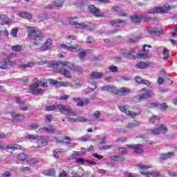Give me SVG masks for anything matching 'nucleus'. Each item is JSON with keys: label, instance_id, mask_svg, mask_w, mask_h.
Wrapping results in <instances>:
<instances>
[{"label": "nucleus", "instance_id": "nucleus-1", "mask_svg": "<svg viewBox=\"0 0 177 177\" xmlns=\"http://www.w3.org/2000/svg\"><path fill=\"white\" fill-rule=\"evenodd\" d=\"M136 50L135 48H131L130 50H127L125 48H122L120 50L119 53L120 55H122L124 57H126V59H130L132 60L136 59H151V55H149L147 53H137L136 55H135Z\"/></svg>", "mask_w": 177, "mask_h": 177}, {"label": "nucleus", "instance_id": "nucleus-2", "mask_svg": "<svg viewBox=\"0 0 177 177\" xmlns=\"http://www.w3.org/2000/svg\"><path fill=\"white\" fill-rule=\"evenodd\" d=\"M28 35L32 37V39H34L35 41L32 45V48H34V45H37V46H41L42 44H44V39H45V37L42 35L40 32H35V28L34 27L28 26L27 28Z\"/></svg>", "mask_w": 177, "mask_h": 177}, {"label": "nucleus", "instance_id": "nucleus-3", "mask_svg": "<svg viewBox=\"0 0 177 177\" xmlns=\"http://www.w3.org/2000/svg\"><path fill=\"white\" fill-rule=\"evenodd\" d=\"M101 91L107 92H111V93H115L118 96H125V95L131 92V89L125 87L120 88L119 90H117V87L111 85H104L101 87Z\"/></svg>", "mask_w": 177, "mask_h": 177}, {"label": "nucleus", "instance_id": "nucleus-4", "mask_svg": "<svg viewBox=\"0 0 177 177\" xmlns=\"http://www.w3.org/2000/svg\"><path fill=\"white\" fill-rule=\"evenodd\" d=\"M119 110L120 111H123L127 115H130L133 118V117H136V115H139L140 114V110L138 109L137 112H133L131 111V107L128 105H125L124 104H120L118 106Z\"/></svg>", "mask_w": 177, "mask_h": 177}, {"label": "nucleus", "instance_id": "nucleus-5", "mask_svg": "<svg viewBox=\"0 0 177 177\" xmlns=\"http://www.w3.org/2000/svg\"><path fill=\"white\" fill-rule=\"evenodd\" d=\"M167 132H168V129L164 124H160L159 127L147 130L148 135H161V133H167Z\"/></svg>", "mask_w": 177, "mask_h": 177}, {"label": "nucleus", "instance_id": "nucleus-6", "mask_svg": "<svg viewBox=\"0 0 177 177\" xmlns=\"http://www.w3.org/2000/svg\"><path fill=\"white\" fill-rule=\"evenodd\" d=\"M59 110L60 113L66 115H73L74 117H77V112L73 111V109H71L68 105L61 104H59Z\"/></svg>", "mask_w": 177, "mask_h": 177}, {"label": "nucleus", "instance_id": "nucleus-7", "mask_svg": "<svg viewBox=\"0 0 177 177\" xmlns=\"http://www.w3.org/2000/svg\"><path fill=\"white\" fill-rule=\"evenodd\" d=\"M172 8L169 4L166 3L162 7H154L148 11V13H167L168 10H171Z\"/></svg>", "mask_w": 177, "mask_h": 177}, {"label": "nucleus", "instance_id": "nucleus-8", "mask_svg": "<svg viewBox=\"0 0 177 177\" xmlns=\"http://www.w3.org/2000/svg\"><path fill=\"white\" fill-rule=\"evenodd\" d=\"M70 64H73V63L60 61H52L48 63V66H50V68H61V67H68V68Z\"/></svg>", "mask_w": 177, "mask_h": 177}, {"label": "nucleus", "instance_id": "nucleus-9", "mask_svg": "<svg viewBox=\"0 0 177 177\" xmlns=\"http://www.w3.org/2000/svg\"><path fill=\"white\" fill-rule=\"evenodd\" d=\"M73 42L71 41L70 43H68L66 44H62L61 48L62 49H66L67 50H70L71 52H80L81 50V46L78 44H75L73 46Z\"/></svg>", "mask_w": 177, "mask_h": 177}, {"label": "nucleus", "instance_id": "nucleus-10", "mask_svg": "<svg viewBox=\"0 0 177 177\" xmlns=\"http://www.w3.org/2000/svg\"><path fill=\"white\" fill-rule=\"evenodd\" d=\"M70 24L72 26H74L75 28H83L84 30L86 29L88 30V31H92V28L90 27L89 25H86V24L84 23H78L74 18H71L70 19Z\"/></svg>", "mask_w": 177, "mask_h": 177}, {"label": "nucleus", "instance_id": "nucleus-11", "mask_svg": "<svg viewBox=\"0 0 177 177\" xmlns=\"http://www.w3.org/2000/svg\"><path fill=\"white\" fill-rule=\"evenodd\" d=\"M144 93L141 94L138 97V100H145V99H151L154 96V91L146 88H142L141 90Z\"/></svg>", "mask_w": 177, "mask_h": 177}, {"label": "nucleus", "instance_id": "nucleus-12", "mask_svg": "<svg viewBox=\"0 0 177 177\" xmlns=\"http://www.w3.org/2000/svg\"><path fill=\"white\" fill-rule=\"evenodd\" d=\"M33 81L35 83L30 86V91L31 93H33V95L44 93V90L41 88H37L39 87V83L37 82V81H38V79L35 78L33 80Z\"/></svg>", "mask_w": 177, "mask_h": 177}, {"label": "nucleus", "instance_id": "nucleus-13", "mask_svg": "<svg viewBox=\"0 0 177 177\" xmlns=\"http://www.w3.org/2000/svg\"><path fill=\"white\" fill-rule=\"evenodd\" d=\"M26 138L28 139L30 142L37 141L38 145H39L38 147H44V146H45L46 142L44 141V140L41 139V137L38 136L27 135Z\"/></svg>", "mask_w": 177, "mask_h": 177}, {"label": "nucleus", "instance_id": "nucleus-14", "mask_svg": "<svg viewBox=\"0 0 177 177\" xmlns=\"http://www.w3.org/2000/svg\"><path fill=\"white\" fill-rule=\"evenodd\" d=\"M88 9L90 13H92L95 17H103V16H104V13H101L100 10L93 5H89Z\"/></svg>", "mask_w": 177, "mask_h": 177}, {"label": "nucleus", "instance_id": "nucleus-15", "mask_svg": "<svg viewBox=\"0 0 177 177\" xmlns=\"http://www.w3.org/2000/svg\"><path fill=\"white\" fill-rule=\"evenodd\" d=\"M66 2V0H55L53 4H48L47 6L45 7V9H53L55 6L57 8H62L63 7L64 3Z\"/></svg>", "mask_w": 177, "mask_h": 177}, {"label": "nucleus", "instance_id": "nucleus-16", "mask_svg": "<svg viewBox=\"0 0 177 177\" xmlns=\"http://www.w3.org/2000/svg\"><path fill=\"white\" fill-rule=\"evenodd\" d=\"M54 139L57 143H66V145H71V138L65 136L62 137H54Z\"/></svg>", "mask_w": 177, "mask_h": 177}, {"label": "nucleus", "instance_id": "nucleus-17", "mask_svg": "<svg viewBox=\"0 0 177 177\" xmlns=\"http://www.w3.org/2000/svg\"><path fill=\"white\" fill-rule=\"evenodd\" d=\"M68 68L71 71H75V73H77V74H82L84 73V69L82 68V67L78 65H75L74 64H69Z\"/></svg>", "mask_w": 177, "mask_h": 177}, {"label": "nucleus", "instance_id": "nucleus-18", "mask_svg": "<svg viewBox=\"0 0 177 177\" xmlns=\"http://www.w3.org/2000/svg\"><path fill=\"white\" fill-rule=\"evenodd\" d=\"M9 66H16V62L8 60V62L3 61L0 62V68L1 70H6L8 68V65Z\"/></svg>", "mask_w": 177, "mask_h": 177}, {"label": "nucleus", "instance_id": "nucleus-19", "mask_svg": "<svg viewBox=\"0 0 177 177\" xmlns=\"http://www.w3.org/2000/svg\"><path fill=\"white\" fill-rule=\"evenodd\" d=\"M57 69H58V73L59 74H62V75L65 76L66 78H71V72H70L68 69L64 67H61Z\"/></svg>", "mask_w": 177, "mask_h": 177}, {"label": "nucleus", "instance_id": "nucleus-20", "mask_svg": "<svg viewBox=\"0 0 177 177\" xmlns=\"http://www.w3.org/2000/svg\"><path fill=\"white\" fill-rule=\"evenodd\" d=\"M52 39H47L46 42L40 47V50L45 52L46 50H48V49H50L52 48Z\"/></svg>", "mask_w": 177, "mask_h": 177}, {"label": "nucleus", "instance_id": "nucleus-21", "mask_svg": "<svg viewBox=\"0 0 177 177\" xmlns=\"http://www.w3.org/2000/svg\"><path fill=\"white\" fill-rule=\"evenodd\" d=\"M135 81L139 85L143 84V85H147V86H149V85H150V81H149L146 79H142L140 76H136Z\"/></svg>", "mask_w": 177, "mask_h": 177}, {"label": "nucleus", "instance_id": "nucleus-22", "mask_svg": "<svg viewBox=\"0 0 177 177\" xmlns=\"http://www.w3.org/2000/svg\"><path fill=\"white\" fill-rule=\"evenodd\" d=\"M104 74L97 72V71H93L90 74V80H100Z\"/></svg>", "mask_w": 177, "mask_h": 177}, {"label": "nucleus", "instance_id": "nucleus-23", "mask_svg": "<svg viewBox=\"0 0 177 177\" xmlns=\"http://www.w3.org/2000/svg\"><path fill=\"white\" fill-rule=\"evenodd\" d=\"M147 32L150 35H161V30L156 28L149 27L147 28Z\"/></svg>", "mask_w": 177, "mask_h": 177}, {"label": "nucleus", "instance_id": "nucleus-24", "mask_svg": "<svg viewBox=\"0 0 177 177\" xmlns=\"http://www.w3.org/2000/svg\"><path fill=\"white\" fill-rule=\"evenodd\" d=\"M68 121H70V122H86L88 121V119L81 117V118H71V117H68L67 118Z\"/></svg>", "mask_w": 177, "mask_h": 177}, {"label": "nucleus", "instance_id": "nucleus-25", "mask_svg": "<svg viewBox=\"0 0 177 177\" xmlns=\"http://www.w3.org/2000/svg\"><path fill=\"white\" fill-rule=\"evenodd\" d=\"M111 26H114L115 27H124V26H125V21L122 19L111 21Z\"/></svg>", "mask_w": 177, "mask_h": 177}, {"label": "nucleus", "instance_id": "nucleus-26", "mask_svg": "<svg viewBox=\"0 0 177 177\" xmlns=\"http://www.w3.org/2000/svg\"><path fill=\"white\" fill-rule=\"evenodd\" d=\"M112 12H115L117 15H118V16H121L123 17H126L127 16V14L122 12V10H121V7L117 6L113 7Z\"/></svg>", "mask_w": 177, "mask_h": 177}, {"label": "nucleus", "instance_id": "nucleus-27", "mask_svg": "<svg viewBox=\"0 0 177 177\" xmlns=\"http://www.w3.org/2000/svg\"><path fill=\"white\" fill-rule=\"evenodd\" d=\"M130 147L134 149V153H143L142 145H131Z\"/></svg>", "mask_w": 177, "mask_h": 177}, {"label": "nucleus", "instance_id": "nucleus-28", "mask_svg": "<svg viewBox=\"0 0 177 177\" xmlns=\"http://www.w3.org/2000/svg\"><path fill=\"white\" fill-rule=\"evenodd\" d=\"M0 20L3 21V24H12V21L11 19H8L6 15H0Z\"/></svg>", "mask_w": 177, "mask_h": 177}, {"label": "nucleus", "instance_id": "nucleus-29", "mask_svg": "<svg viewBox=\"0 0 177 177\" xmlns=\"http://www.w3.org/2000/svg\"><path fill=\"white\" fill-rule=\"evenodd\" d=\"M142 175H146L147 176H153V177H157L160 176V172L158 171H152V172H149V171H141Z\"/></svg>", "mask_w": 177, "mask_h": 177}, {"label": "nucleus", "instance_id": "nucleus-30", "mask_svg": "<svg viewBox=\"0 0 177 177\" xmlns=\"http://www.w3.org/2000/svg\"><path fill=\"white\" fill-rule=\"evenodd\" d=\"M110 158L112 160V161H119L120 162H124V156L122 155L111 156Z\"/></svg>", "mask_w": 177, "mask_h": 177}, {"label": "nucleus", "instance_id": "nucleus-31", "mask_svg": "<svg viewBox=\"0 0 177 177\" xmlns=\"http://www.w3.org/2000/svg\"><path fill=\"white\" fill-rule=\"evenodd\" d=\"M18 16H19V17H22L23 19H27L28 20H31V19H32V15L28 12H20L18 13Z\"/></svg>", "mask_w": 177, "mask_h": 177}, {"label": "nucleus", "instance_id": "nucleus-32", "mask_svg": "<svg viewBox=\"0 0 177 177\" xmlns=\"http://www.w3.org/2000/svg\"><path fill=\"white\" fill-rule=\"evenodd\" d=\"M150 124H153L154 125H158L160 124V116L153 115L149 120Z\"/></svg>", "mask_w": 177, "mask_h": 177}, {"label": "nucleus", "instance_id": "nucleus-33", "mask_svg": "<svg viewBox=\"0 0 177 177\" xmlns=\"http://www.w3.org/2000/svg\"><path fill=\"white\" fill-rule=\"evenodd\" d=\"M84 170L81 168H78V171H72L71 174L73 177H82L84 176Z\"/></svg>", "mask_w": 177, "mask_h": 177}, {"label": "nucleus", "instance_id": "nucleus-34", "mask_svg": "<svg viewBox=\"0 0 177 177\" xmlns=\"http://www.w3.org/2000/svg\"><path fill=\"white\" fill-rule=\"evenodd\" d=\"M59 105H48L46 106L45 110L46 111H56V110H59Z\"/></svg>", "mask_w": 177, "mask_h": 177}, {"label": "nucleus", "instance_id": "nucleus-35", "mask_svg": "<svg viewBox=\"0 0 177 177\" xmlns=\"http://www.w3.org/2000/svg\"><path fill=\"white\" fill-rule=\"evenodd\" d=\"M136 67L140 69L147 68L149 67V63L147 62H138L136 64Z\"/></svg>", "mask_w": 177, "mask_h": 177}, {"label": "nucleus", "instance_id": "nucleus-36", "mask_svg": "<svg viewBox=\"0 0 177 177\" xmlns=\"http://www.w3.org/2000/svg\"><path fill=\"white\" fill-rule=\"evenodd\" d=\"M174 152H169L167 153H162L160 155V160H168V158H171V157H174Z\"/></svg>", "mask_w": 177, "mask_h": 177}, {"label": "nucleus", "instance_id": "nucleus-37", "mask_svg": "<svg viewBox=\"0 0 177 177\" xmlns=\"http://www.w3.org/2000/svg\"><path fill=\"white\" fill-rule=\"evenodd\" d=\"M140 125V122L134 120L132 123H129V124H127L126 126V128L132 129V128H135L136 127H139Z\"/></svg>", "mask_w": 177, "mask_h": 177}, {"label": "nucleus", "instance_id": "nucleus-38", "mask_svg": "<svg viewBox=\"0 0 177 177\" xmlns=\"http://www.w3.org/2000/svg\"><path fill=\"white\" fill-rule=\"evenodd\" d=\"M89 103V100L88 99H84L82 100H80V102L77 103V107H82V106H86Z\"/></svg>", "mask_w": 177, "mask_h": 177}, {"label": "nucleus", "instance_id": "nucleus-39", "mask_svg": "<svg viewBox=\"0 0 177 177\" xmlns=\"http://www.w3.org/2000/svg\"><path fill=\"white\" fill-rule=\"evenodd\" d=\"M131 21L133 23H140L141 22V15L138 16V15H133L131 17Z\"/></svg>", "mask_w": 177, "mask_h": 177}, {"label": "nucleus", "instance_id": "nucleus-40", "mask_svg": "<svg viewBox=\"0 0 177 177\" xmlns=\"http://www.w3.org/2000/svg\"><path fill=\"white\" fill-rule=\"evenodd\" d=\"M43 174L46 176H53L55 175V169L45 170Z\"/></svg>", "mask_w": 177, "mask_h": 177}, {"label": "nucleus", "instance_id": "nucleus-41", "mask_svg": "<svg viewBox=\"0 0 177 177\" xmlns=\"http://www.w3.org/2000/svg\"><path fill=\"white\" fill-rule=\"evenodd\" d=\"M35 65V64L32 62H29L28 64H21L19 65L21 68H27L28 67H32Z\"/></svg>", "mask_w": 177, "mask_h": 177}, {"label": "nucleus", "instance_id": "nucleus-42", "mask_svg": "<svg viewBox=\"0 0 177 177\" xmlns=\"http://www.w3.org/2000/svg\"><path fill=\"white\" fill-rule=\"evenodd\" d=\"M50 83L52 85H55L57 88H60V86H62V82H59L56 80H50Z\"/></svg>", "mask_w": 177, "mask_h": 177}, {"label": "nucleus", "instance_id": "nucleus-43", "mask_svg": "<svg viewBox=\"0 0 177 177\" xmlns=\"http://www.w3.org/2000/svg\"><path fill=\"white\" fill-rule=\"evenodd\" d=\"M158 109H159V110H162V111H165V110L168 109V105H167L166 103L158 104Z\"/></svg>", "mask_w": 177, "mask_h": 177}, {"label": "nucleus", "instance_id": "nucleus-44", "mask_svg": "<svg viewBox=\"0 0 177 177\" xmlns=\"http://www.w3.org/2000/svg\"><path fill=\"white\" fill-rule=\"evenodd\" d=\"M12 50H13V52H21L22 50V47L20 45H17V46H13L11 47Z\"/></svg>", "mask_w": 177, "mask_h": 177}, {"label": "nucleus", "instance_id": "nucleus-45", "mask_svg": "<svg viewBox=\"0 0 177 177\" xmlns=\"http://www.w3.org/2000/svg\"><path fill=\"white\" fill-rule=\"evenodd\" d=\"M44 130L48 132V133H55V129L52 127V126H48V127H44Z\"/></svg>", "mask_w": 177, "mask_h": 177}, {"label": "nucleus", "instance_id": "nucleus-46", "mask_svg": "<svg viewBox=\"0 0 177 177\" xmlns=\"http://www.w3.org/2000/svg\"><path fill=\"white\" fill-rule=\"evenodd\" d=\"M86 56V52L83 50L79 53V58L81 60V62H84L85 60V57Z\"/></svg>", "mask_w": 177, "mask_h": 177}, {"label": "nucleus", "instance_id": "nucleus-47", "mask_svg": "<svg viewBox=\"0 0 177 177\" xmlns=\"http://www.w3.org/2000/svg\"><path fill=\"white\" fill-rule=\"evenodd\" d=\"M138 168H140L142 171H145V169H147V168H151V165L147 166L145 164L139 163L138 165Z\"/></svg>", "mask_w": 177, "mask_h": 177}, {"label": "nucleus", "instance_id": "nucleus-48", "mask_svg": "<svg viewBox=\"0 0 177 177\" xmlns=\"http://www.w3.org/2000/svg\"><path fill=\"white\" fill-rule=\"evenodd\" d=\"M27 154L25 153H21L19 155H18L19 160H21V161H24L25 160H27Z\"/></svg>", "mask_w": 177, "mask_h": 177}, {"label": "nucleus", "instance_id": "nucleus-49", "mask_svg": "<svg viewBox=\"0 0 177 177\" xmlns=\"http://www.w3.org/2000/svg\"><path fill=\"white\" fill-rule=\"evenodd\" d=\"M168 52H169V50H168V48H165L163 49L164 60H167L168 57H169V55H168Z\"/></svg>", "mask_w": 177, "mask_h": 177}, {"label": "nucleus", "instance_id": "nucleus-50", "mask_svg": "<svg viewBox=\"0 0 177 177\" xmlns=\"http://www.w3.org/2000/svg\"><path fill=\"white\" fill-rule=\"evenodd\" d=\"M30 127L32 128V129H34V131H36V132H38V131H39V129H38L39 128V124L38 123H32L30 125Z\"/></svg>", "mask_w": 177, "mask_h": 177}, {"label": "nucleus", "instance_id": "nucleus-51", "mask_svg": "<svg viewBox=\"0 0 177 177\" xmlns=\"http://www.w3.org/2000/svg\"><path fill=\"white\" fill-rule=\"evenodd\" d=\"M27 162L29 164V165H32V164H37V159L31 158L27 159Z\"/></svg>", "mask_w": 177, "mask_h": 177}, {"label": "nucleus", "instance_id": "nucleus-52", "mask_svg": "<svg viewBox=\"0 0 177 177\" xmlns=\"http://www.w3.org/2000/svg\"><path fill=\"white\" fill-rule=\"evenodd\" d=\"M40 19L42 20V21H45L46 20H49V15L48 14H41L40 15Z\"/></svg>", "mask_w": 177, "mask_h": 177}, {"label": "nucleus", "instance_id": "nucleus-53", "mask_svg": "<svg viewBox=\"0 0 177 177\" xmlns=\"http://www.w3.org/2000/svg\"><path fill=\"white\" fill-rule=\"evenodd\" d=\"M53 154L55 158H59L60 154H62V151L60 149H55L53 151Z\"/></svg>", "mask_w": 177, "mask_h": 177}, {"label": "nucleus", "instance_id": "nucleus-54", "mask_svg": "<svg viewBox=\"0 0 177 177\" xmlns=\"http://www.w3.org/2000/svg\"><path fill=\"white\" fill-rule=\"evenodd\" d=\"M7 149H11L12 150H19L20 149V147L16 145H10L7 147Z\"/></svg>", "mask_w": 177, "mask_h": 177}, {"label": "nucleus", "instance_id": "nucleus-55", "mask_svg": "<svg viewBox=\"0 0 177 177\" xmlns=\"http://www.w3.org/2000/svg\"><path fill=\"white\" fill-rule=\"evenodd\" d=\"M151 20V19L149 17H146L145 15H141V22L145 21V22H149Z\"/></svg>", "mask_w": 177, "mask_h": 177}, {"label": "nucleus", "instance_id": "nucleus-56", "mask_svg": "<svg viewBox=\"0 0 177 177\" xmlns=\"http://www.w3.org/2000/svg\"><path fill=\"white\" fill-rule=\"evenodd\" d=\"M17 31H19L17 28H12L11 35H12V37H17Z\"/></svg>", "mask_w": 177, "mask_h": 177}, {"label": "nucleus", "instance_id": "nucleus-57", "mask_svg": "<svg viewBox=\"0 0 177 177\" xmlns=\"http://www.w3.org/2000/svg\"><path fill=\"white\" fill-rule=\"evenodd\" d=\"M146 48H151V46L145 44V45L143 46V48H142V50L144 52H150V49Z\"/></svg>", "mask_w": 177, "mask_h": 177}, {"label": "nucleus", "instance_id": "nucleus-58", "mask_svg": "<svg viewBox=\"0 0 177 177\" xmlns=\"http://www.w3.org/2000/svg\"><path fill=\"white\" fill-rule=\"evenodd\" d=\"M118 150L121 153V154H125V153H127V148L126 147H120L118 149Z\"/></svg>", "mask_w": 177, "mask_h": 177}, {"label": "nucleus", "instance_id": "nucleus-59", "mask_svg": "<svg viewBox=\"0 0 177 177\" xmlns=\"http://www.w3.org/2000/svg\"><path fill=\"white\" fill-rule=\"evenodd\" d=\"M30 80V77H24L21 79V81H22L23 84H27L28 81Z\"/></svg>", "mask_w": 177, "mask_h": 177}, {"label": "nucleus", "instance_id": "nucleus-60", "mask_svg": "<svg viewBox=\"0 0 177 177\" xmlns=\"http://www.w3.org/2000/svg\"><path fill=\"white\" fill-rule=\"evenodd\" d=\"M20 171H21V172H28V171H30V167H21Z\"/></svg>", "mask_w": 177, "mask_h": 177}, {"label": "nucleus", "instance_id": "nucleus-61", "mask_svg": "<svg viewBox=\"0 0 177 177\" xmlns=\"http://www.w3.org/2000/svg\"><path fill=\"white\" fill-rule=\"evenodd\" d=\"M70 97L68 95H64L61 97H59V100H67Z\"/></svg>", "mask_w": 177, "mask_h": 177}, {"label": "nucleus", "instance_id": "nucleus-62", "mask_svg": "<svg viewBox=\"0 0 177 177\" xmlns=\"http://www.w3.org/2000/svg\"><path fill=\"white\" fill-rule=\"evenodd\" d=\"M10 115L12 118H17V117H20V114L16 113L15 112H11Z\"/></svg>", "mask_w": 177, "mask_h": 177}, {"label": "nucleus", "instance_id": "nucleus-63", "mask_svg": "<svg viewBox=\"0 0 177 177\" xmlns=\"http://www.w3.org/2000/svg\"><path fill=\"white\" fill-rule=\"evenodd\" d=\"M3 177H10L12 176V174H10V171H5L3 174H2Z\"/></svg>", "mask_w": 177, "mask_h": 177}, {"label": "nucleus", "instance_id": "nucleus-64", "mask_svg": "<svg viewBox=\"0 0 177 177\" xmlns=\"http://www.w3.org/2000/svg\"><path fill=\"white\" fill-rule=\"evenodd\" d=\"M68 174L67 172H66V171H63L59 174V177H67Z\"/></svg>", "mask_w": 177, "mask_h": 177}]
</instances>
